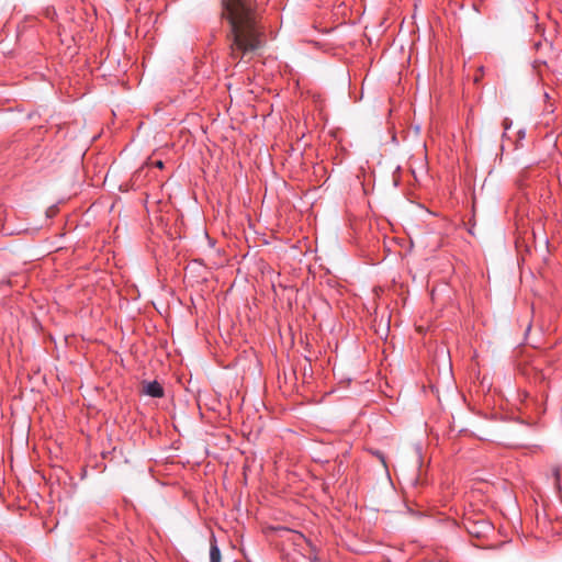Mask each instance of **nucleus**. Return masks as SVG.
I'll return each instance as SVG.
<instances>
[{
  "label": "nucleus",
  "instance_id": "1a4fd4ad",
  "mask_svg": "<svg viewBox=\"0 0 562 562\" xmlns=\"http://www.w3.org/2000/svg\"><path fill=\"white\" fill-rule=\"evenodd\" d=\"M54 14H55L54 10H49V9H47V10H46V15H47L48 18L53 19V15H54Z\"/></svg>",
  "mask_w": 562,
  "mask_h": 562
},
{
  "label": "nucleus",
  "instance_id": "f03ea898",
  "mask_svg": "<svg viewBox=\"0 0 562 562\" xmlns=\"http://www.w3.org/2000/svg\"><path fill=\"white\" fill-rule=\"evenodd\" d=\"M463 526L467 532L476 539L486 538L494 529L491 521L487 519H474L472 517H467L463 520Z\"/></svg>",
  "mask_w": 562,
  "mask_h": 562
},
{
  "label": "nucleus",
  "instance_id": "9d476101",
  "mask_svg": "<svg viewBox=\"0 0 562 562\" xmlns=\"http://www.w3.org/2000/svg\"><path fill=\"white\" fill-rule=\"evenodd\" d=\"M155 165L158 167V168H162L164 167V164L161 160H158L155 162Z\"/></svg>",
  "mask_w": 562,
  "mask_h": 562
},
{
  "label": "nucleus",
  "instance_id": "f257e3e1",
  "mask_svg": "<svg viewBox=\"0 0 562 562\" xmlns=\"http://www.w3.org/2000/svg\"><path fill=\"white\" fill-rule=\"evenodd\" d=\"M223 14L231 27V57L234 60L251 59L265 43L263 31L259 27L248 0H222Z\"/></svg>",
  "mask_w": 562,
  "mask_h": 562
},
{
  "label": "nucleus",
  "instance_id": "6e6552de",
  "mask_svg": "<svg viewBox=\"0 0 562 562\" xmlns=\"http://www.w3.org/2000/svg\"><path fill=\"white\" fill-rule=\"evenodd\" d=\"M374 454H375V456H376V457H378V458L383 462V464L385 465V460H384V456H383V453H382V452H380V451H376Z\"/></svg>",
  "mask_w": 562,
  "mask_h": 562
},
{
  "label": "nucleus",
  "instance_id": "20e7f679",
  "mask_svg": "<svg viewBox=\"0 0 562 562\" xmlns=\"http://www.w3.org/2000/svg\"><path fill=\"white\" fill-rule=\"evenodd\" d=\"M221 550L214 536L210 540V562H221Z\"/></svg>",
  "mask_w": 562,
  "mask_h": 562
},
{
  "label": "nucleus",
  "instance_id": "0eeeda50",
  "mask_svg": "<svg viewBox=\"0 0 562 562\" xmlns=\"http://www.w3.org/2000/svg\"><path fill=\"white\" fill-rule=\"evenodd\" d=\"M553 475H554L555 484L559 486L560 485V480H561L560 470L559 469H554Z\"/></svg>",
  "mask_w": 562,
  "mask_h": 562
},
{
  "label": "nucleus",
  "instance_id": "7ed1b4c3",
  "mask_svg": "<svg viewBox=\"0 0 562 562\" xmlns=\"http://www.w3.org/2000/svg\"><path fill=\"white\" fill-rule=\"evenodd\" d=\"M143 392L144 394L155 398L162 397L165 394L164 387L157 381L145 382Z\"/></svg>",
  "mask_w": 562,
  "mask_h": 562
},
{
  "label": "nucleus",
  "instance_id": "39448f33",
  "mask_svg": "<svg viewBox=\"0 0 562 562\" xmlns=\"http://www.w3.org/2000/svg\"><path fill=\"white\" fill-rule=\"evenodd\" d=\"M513 125V121L508 117H505L504 121H503V127H504V132H503V139L507 138V133L508 131L510 130Z\"/></svg>",
  "mask_w": 562,
  "mask_h": 562
},
{
  "label": "nucleus",
  "instance_id": "423d86ee",
  "mask_svg": "<svg viewBox=\"0 0 562 562\" xmlns=\"http://www.w3.org/2000/svg\"><path fill=\"white\" fill-rule=\"evenodd\" d=\"M525 137H526V130L525 128H519L517 131V142H516L515 148H519L520 147L519 142H521Z\"/></svg>",
  "mask_w": 562,
  "mask_h": 562
}]
</instances>
